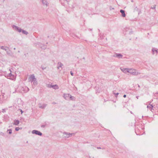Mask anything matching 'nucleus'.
I'll use <instances>...</instances> for the list:
<instances>
[{
	"instance_id": "nucleus-28",
	"label": "nucleus",
	"mask_w": 158,
	"mask_h": 158,
	"mask_svg": "<svg viewBox=\"0 0 158 158\" xmlns=\"http://www.w3.org/2000/svg\"><path fill=\"white\" fill-rule=\"evenodd\" d=\"M41 68L43 70H44V69H45L46 68V67H44L42 66H41Z\"/></svg>"
},
{
	"instance_id": "nucleus-18",
	"label": "nucleus",
	"mask_w": 158,
	"mask_h": 158,
	"mask_svg": "<svg viewBox=\"0 0 158 158\" xmlns=\"http://www.w3.org/2000/svg\"><path fill=\"white\" fill-rule=\"evenodd\" d=\"M64 98L66 100H68L69 99V94H64L63 96Z\"/></svg>"
},
{
	"instance_id": "nucleus-23",
	"label": "nucleus",
	"mask_w": 158,
	"mask_h": 158,
	"mask_svg": "<svg viewBox=\"0 0 158 158\" xmlns=\"http://www.w3.org/2000/svg\"><path fill=\"white\" fill-rule=\"evenodd\" d=\"M70 100L73 101H74L76 100V98L73 96H72L71 95H70Z\"/></svg>"
},
{
	"instance_id": "nucleus-34",
	"label": "nucleus",
	"mask_w": 158,
	"mask_h": 158,
	"mask_svg": "<svg viewBox=\"0 0 158 158\" xmlns=\"http://www.w3.org/2000/svg\"><path fill=\"white\" fill-rule=\"evenodd\" d=\"M19 110H20L21 114H22L23 113V111L21 109H19Z\"/></svg>"
},
{
	"instance_id": "nucleus-32",
	"label": "nucleus",
	"mask_w": 158,
	"mask_h": 158,
	"mask_svg": "<svg viewBox=\"0 0 158 158\" xmlns=\"http://www.w3.org/2000/svg\"><path fill=\"white\" fill-rule=\"evenodd\" d=\"M6 112V110L5 109H2V112L3 113H5Z\"/></svg>"
},
{
	"instance_id": "nucleus-9",
	"label": "nucleus",
	"mask_w": 158,
	"mask_h": 158,
	"mask_svg": "<svg viewBox=\"0 0 158 158\" xmlns=\"http://www.w3.org/2000/svg\"><path fill=\"white\" fill-rule=\"evenodd\" d=\"M135 133L137 135H140L141 134L140 133V130L138 127H136L135 125Z\"/></svg>"
},
{
	"instance_id": "nucleus-1",
	"label": "nucleus",
	"mask_w": 158,
	"mask_h": 158,
	"mask_svg": "<svg viewBox=\"0 0 158 158\" xmlns=\"http://www.w3.org/2000/svg\"><path fill=\"white\" fill-rule=\"evenodd\" d=\"M29 81L31 83L33 82V84L34 85H36L37 84V82L36 79L35 77V76L33 74L30 76L29 78Z\"/></svg>"
},
{
	"instance_id": "nucleus-42",
	"label": "nucleus",
	"mask_w": 158,
	"mask_h": 158,
	"mask_svg": "<svg viewBox=\"0 0 158 158\" xmlns=\"http://www.w3.org/2000/svg\"><path fill=\"white\" fill-rule=\"evenodd\" d=\"M14 50H15L16 48H14Z\"/></svg>"
},
{
	"instance_id": "nucleus-19",
	"label": "nucleus",
	"mask_w": 158,
	"mask_h": 158,
	"mask_svg": "<svg viewBox=\"0 0 158 158\" xmlns=\"http://www.w3.org/2000/svg\"><path fill=\"white\" fill-rule=\"evenodd\" d=\"M19 123V122L18 120H15L14 121V123H13L14 125H18Z\"/></svg>"
},
{
	"instance_id": "nucleus-2",
	"label": "nucleus",
	"mask_w": 158,
	"mask_h": 158,
	"mask_svg": "<svg viewBox=\"0 0 158 158\" xmlns=\"http://www.w3.org/2000/svg\"><path fill=\"white\" fill-rule=\"evenodd\" d=\"M128 71V73L134 75H137L140 73L137 72L136 70L134 69H129Z\"/></svg>"
},
{
	"instance_id": "nucleus-30",
	"label": "nucleus",
	"mask_w": 158,
	"mask_h": 158,
	"mask_svg": "<svg viewBox=\"0 0 158 158\" xmlns=\"http://www.w3.org/2000/svg\"><path fill=\"white\" fill-rule=\"evenodd\" d=\"M75 134V133H70V137L72 136V135H74Z\"/></svg>"
},
{
	"instance_id": "nucleus-35",
	"label": "nucleus",
	"mask_w": 158,
	"mask_h": 158,
	"mask_svg": "<svg viewBox=\"0 0 158 158\" xmlns=\"http://www.w3.org/2000/svg\"><path fill=\"white\" fill-rule=\"evenodd\" d=\"M155 8H156V5H155L153 7L151 8L153 9H155Z\"/></svg>"
},
{
	"instance_id": "nucleus-38",
	"label": "nucleus",
	"mask_w": 158,
	"mask_h": 158,
	"mask_svg": "<svg viewBox=\"0 0 158 158\" xmlns=\"http://www.w3.org/2000/svg\"><path fill=\"white\" fill-rule=\"evenodd\" d=\"M6 53H7V54H8V55L9 54V53L8 52V51H7V50L6 51Z\"/></svg>"
},
{
	"instance_id": "nucleus-24",
	"label": "nucleus",
	"mask_w": 158,
	"mask_h": 158,
	"mask_svg": "<svg viewBox=\"0 0 158 158\" xmlns=\"http://www.w3.org/2000/svg\"><path fill=\"white\" fill-rule=\"evenodd\" d=\"M21 32H22V33L23 34H25L26 35H27L28 34V33L27 31L24 30H22Z\"/></svg>"
},
{
	"instance_id": "nucleus-5",
	"label": "nucleus",
	"mask_w": 158,
	"mask_h": 158,
	"mask_svg": "<svg viewBox=\"0 0 158 158\" xmlns=\"http://www.w3.org/2000/svg\"><path fill=\"white\" fill-rule=\"evenodd\" d=\"M12 27L14 30L18 31L19 32H21L22 29L21 28L18 27L17 26H16L15 25H13L12 26Z\"/></svg>"
},
{
	"instance_id": "nucleus-37",
	"label": "nucleus",
	"mask_w": 158,
	"mask_h": 158,
	"mask_svg": "<svg viewBox=\"0 0 158 158\" xmlns=\"http://www.w3.org/2000/svg\"><path fill=\"white\" fill-rule=\"evenodd\" d=\"M126 96H126V95L124 94V95H123V97L124 98H126Z\"/></svg>"
},
{
	"instance_id": "nucleus-12",
	"label": "nucleus",
	"mask_w": 158,
	"mask_h": 158,
	"mask_svg": "<svg viewBox=\"0 0 158 158\" xmlns=\"http://www.w3.org/2000/svg\"><path fill=\"white\" fill-rule=\"evenodd\" d=\"M121 70L124 73H126L129 72V69L124 68L123 67L120 68Z\"/></svg>"
},
{
	"instance_id": "nucleus-11",
	"label": "nucleus",
	"mask_w": 158,
	"mask_h": 158,
	"mask_svg": "<svg viewBox=\"0 0 158 158\" xmlns=\"http://www.w3.org/2000/svg\"><path fill=\"white\" fill-rule=\"evenodd\" d=\"M39 107L40 108L44 109V108L47 106V104H42L40 103L39 104Z\"/></svg>"
},
{
	"instance_id": "nucleus-44",
	"label": "nucleus",
	"mask_w": 158,
	"mask_h": 158,
	"mask_svg": "<svg viewBox=\"0 0 158 158\" xmlns=\"http://www.w3.org/2000/svg\"><path fill=\"white\" fill-rule=\"evenodd\" d=\"M114 9V8H112V9Z\"/></svg>"
},
{
	"instance_id": "nucleus-43",
	"label": "nucleus",
	"mask_w": 158,
	"mask_h": 158,
	"mask_svg": "<svg viewBox=\"0 0 158 158\" xmlns=\"http://www.w3.org/2000/svg\"><path fill=\"white\" fill-rule=\"evenodd\" d=\"M138 87H140V86H139V85H138Z\"/></svg>"
},
{
	"instance_id": "nucleus-16",
	"label": "nucleus",
	"mask_w": 158,
	"mask_h": 158,
	"mask_svg": "<svg viewBox=\"0 0 158 158\" xmlns=\"http://www.w3.org/2000/svg\"><path fill=\"white\" fill-rule=\"evenodd\" d=\"M152 52L153 54H154L156 53V55L157 54V50L156 48H153L152 49Z\"/></svg>"
},
{
	"instance_id": "nucleus-27",
	"label": "nucleus",
	"mask_w": 158,
	"mask_h": 158,
	"mask_svg": "<svg viewBox=\"0 0 158 158\" xmlns=\"http://www.w3.org/2000/svg\"><path fill=\"white\" fill-rule=\"evenodd\" d=\"M20 129V128L19 127H17L15 128V130L16 131H18Z\"/></svg>"
},
{
	"instance_id": "nucleus-33",
	"label": "nucleus",
	"mask_w": 158,
	"mask_h": 158,
	"mask_svg": "<svg viewBox=\"0 0 158 158\" xmlns=\"http://www.w3.org/2000/svg\"><path fill=\"white\" fill-rule=\"evenodd\" d=\"M45 127V125H42L41 126V127L42 128H44Z\"/></svg>"
},
{
	"instance_id": "nucleus-29",
	"label": "nucleus",
	"mask_w": 158,
	"mask_h": 158,
	"mask_svg": "<svg viewBox=\"0 0 158 158\" xmlns=\"http://www.w3.org/2000/svg\"><path fill=\"white\" fill-rule=\"evenodd\" d=\"M114 95H115V96L116 97H117V95H118L119 94V93H117L116 94L114 93Z\"/></svg>"
},
{
	"instance_id": "nucleus-22",
	"label": "nucleus",
	"mask_w": 158,
	"mask_h": 158,
	"mask_svg": "<svg viewBox=\"0 0 158 158\" xmlns=\"http://www.w3.org/2000/svg\"><path fill=\"white\" fill-rule=\"evenodd\" d=\"M1 48L2 49L5 50L6 51L7 49H9V48L7 47H4L2 46L1 47Z\"/></svg>"
},
{
	"instance_id": "nucleus-4",
	"label": "nucleus",
	"mask_w": 158,
	"mask_h": 158,
	"mask_svg": "<svg viewBox=\"0 0 158 158\" xmlns=\"http://www.w3.org/2000/svg\"><path fill=\"white\" fill-rule=\"evenodd\" d=\"M47 87L48 88H52L53 89H58L59 88V86L57 85H52L51 84H48L47 85Z\"/></svg>"
},
{
	"instance_id": "nucleus-6",
	"label": "nucleus",
	"mask_w": 158,
	"mask_h": 158,
	"mask_svg": "<svg viewBox=\"0 0 158 158\" xmlns=\"http://www.w3.org/2000/svg\"><path fill=\"white\" fill-rule=\"evenodd\" d=\"M21 90L24 93H26L29 90V89L27 87L25 86L21 88Z\"/></svg>"
},
{
	"instance_id": "nucleus-14",
	"label": "nucleus",
	"mask_w": 158,
	"mask_h": 158,
	"mask_svg": "<svg viewBox=\"0 0 158 158\" xmlns=\"http://www.w3.org/2000/svg\"><path fill=\"white\" fill-rule=\"evenodd\" d=\"M42 2L44 6H47L49 5V3L46 0H42Z\"/></svg>"
},
{
	"instance_id": "nucleus-40",
	"label": "nucleus",
	"mask_w": 158,
	"mask_h": 158,
	"mask_svg": "<svg viewBox=\"0 0 158 158\" xmlns=\"http://www.w3.org/2000/svg\"><path fill=\"white\" fill-rule=\"evenodd\" d=\"M52 104H56V103H55V102H53L52 103Z\"/></svg>"
},
{
	"instance_id": "nucleus-45",
	"label": "nucleus",
	"mask_w": 158,
	"mask_h": 158,
	"mask_svg": "<svg viewBox=\"0 0 158 158\" xmlns=\"http://www.w3.org/2000/svg\"><path fill=\"white\" fill-rule=\"evenodd\" d=\"M92 29H90V30H91V31H92Z\"/></svg>"
},
{
	"instance_id": "nucleus-17",
	"label": "nucleus",
	"mask_w": 158,
	"mask_h": 158,
	"mask_svg": "<svg viewBox=\"0 0 158 158\" xmlns=\"http://www.w3.org/2000/svg\"><path fill=\"white\" fill-rule=\"evenodd\" d=\"M64 137L65 138H68L69 137V134L68 133L64 132Z\"/></svg>"
},
{
	"instance_id": "nucleus-8",
	"label": "nucleus",
	"mask_w": 158,
	"mask_h": 158,
	"mask_svg": "<svg viewBox=\"0 0 158 158\" xmlns=\"http://www.w3.org/2000/svg\"><path fill=\"white\" fill-rule=\"evenodd\" d=\"M114 57H117L118 58H122L123 56V55L121 53H115L114 55L113 56Z\"/></svg>"
},
{
	"instance_id": "nucleus-10",
	"label": "nucleus",
	"mask_w": 158,
	"mask_h": 158,
	"mask_svg": "<svg viewBox=\"0 0 158 158\" xmlns=\"http://www.w3.org/2000/svg\"><path fill=\"white\" fill-rule=\"evenodd\" d=\"M63 66V64L60 62H59L58 63L57 66V69L59 70L60 69V68H61V69H62V67Z\"/></svg>"
},
{
	"instance_id": "nucleus-7",
	"label": "nucleus",
	"mask_w": 158,
	"mask_h": 158,
	"mask_svg": "<svg viewBox=\"0 0 158 158\" xmlns=\"http://www.w3.org/2000/svg\"><path fill=\"white\" fill-rule=\"evenodd\" d=\"M32 133L33 134H35L40 136H41L42 135L41 132L36 130H33L32 131Z\"/></svg>"
},
{
	"instance_id": "nucleus-21",
	"label": "nucleus",
	"mask_w": 158,
	"mask_h": 158,
	"mask_svg": "<svg viewBox=\"0 0 158 158\" xmlns=\"http://www.w3.org/2000/svg\"><path fill=\"white\" fill-rule=\"evenodd\" d=\"M8 77H10V79H12L13 78H14L15 76L14 75L12 74L11 73H10L8 76Z\"/></svg>"
},
{
	"instance_id": "nucleus-15",
	"label": "nucleus",
	"mask_w": 158,
	"mask_h": 158,
	"mask_svg": "<svg viewBox=\"0 0 158 158\" xmlns=\"http://www.w3.org/2000/svg\"><path fill=\"white\" fill-rule=\"evenodd\" d=\"M120 12L121 13V16L123 17H124L126 16V15L125 12V11L123 10H120Z\"/></svg>"
},
{
	"instance_id": "nucleus-20",
	"label": "nucleus",
	"mask_w": 158,
	"mask_h": 158,
	"mask_svg": "<svg viewBox=\"0 0 158 158\" xmlns=\"http://www.w3.org/2000/svg\"><path fill=\"white\" fill-rule=\"evenodd\" d=\"M149 105H150V106H148L147 107L149 108H151V110L152 112H153L152 110H154L153 109V106L151 104H149Z\"/></svg>"
},
{
	"instance_id": "nucleus-31",
	"label": "nucleus",
	"mask_w": 158,
	"mask_h": 158,
	"mask_svg": "<svg viewBox=\"0 0 158 158\" xmlns=\"http://www.w3.org/2000/svg\"><path fill=\"white\" fill-rule=\"evenodd\" d=\"M70 74H71V75L72 76H73V73L72 72V71H71L70 72Z\"/></svg>"
},
{
	"instance_id": "nucleus-3",
	"label": "nucleus",
	"mask_w": 158,
	"mask_h": 158,
	"mask_svg": "<svg viewBox=\"0 0 158 158\" xmlns=\"http://www.w3.org/2000/svg\"><path fill=\"white\" fill-rule=\"evenodd\" d=\"M123 33L125 34H128L131 35L133 34V31L132 29H130L129 28L126 27L124 29L123 31Z\"/></svg>"
},
{
	"instance_id": "nucleus-36",
	"label": "nucleus",
	"mask_w": 158,
	"mask_h": 158,
	"mask_svg": "<svg viewBox=\"0 0 158 158\" xmlns=\"http://www.w3.org/2000/svg\"><path fill=\"white\" fill-rule=\"evenodd\" d=\"M97 148L98 149H102V148L101 147H97Z\"/></svg>"
},
{
	"instance_id": "nucleus-26",
	"label": "nucleus",
	"mask_w": 158,
	"mask_h": 158,
	"mask_svg": "<svg viewBox=\"0 0 158 158\" xmlns=\"http://www.w3.org/2000/svg\"><path fill=\"white\" fill-rule=\"evenodd\" d=\"M8 131H9L8 132V133L9 134H11V133H12V130L11 129H10L9 130H8Z\"/></svg>"
},
{
	"instance_id": "nucleus-13",
	"label": "nucleus",
	"mask_w": 158,
	"mask_h": 158,
	"mask_svg": "<svg viewBox=\"0 0 158 158\" xmlns=\"http://www.w3.org/2000/svg\"><path fill=\"white\" fill-rule=\"evenodd\" d=\"M71 37L74 38L75 39H80V37H79V36H78L77 35H76L74 34H71Z\"/></svg>"
},
{
	"instance_id": "nucleus-39",
	"label": "nucleus",
	"mask_w": 158,
	"mask_h": 158,
	"mask_svg": "<svg viewBox=\"0 0 158 158\" xmlns=\"http://www.w3.org/2000/svg\"><path fill=\"white\" fill-rule=\"evenodd\" d=\"M0 97H1V96L0 95ZM0 101H2L1 98V97H0Z\"/></svg>"
},
{
	"instance_id": "nucleus-41",
	"label": "nucleus",
	"mask_w": 158,
	"mask_h": 158,
	"mask_svg": "<svg viewBox=\"0 0 158 158\" xmlns=\"http://www.w3.org/2000/svg\"><path fill=\"white\" fill-rule=\"evenodd\" d=\"M158 94V93H156V94H155V95H156V94Z\"/></svg>"
},
{
	"instance_id": "nucleus-25",
	"label": "nucleus",
	"mask_w": 158,
	"mask_h": 158,
	"mask_svg": "<svg viewBox=\"0 0 158 158\" xmlns=\"http://www.w3.org/2000/svg\"><path fill=\"white\" fill-rule=\"evenodd\" d=\"M41 45H42L41 44H40V47L41 48H42V49H44L46 48V46L44 45H43V46H41Z\"/></svg>"
}]
</instances>
